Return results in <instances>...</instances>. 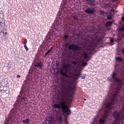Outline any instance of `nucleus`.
<instances>
[{"instance_id":"nucleus-29","label":"nucleus","mask_w":124,"mask_h":124,"mask_svg":"<svg viewBox=\"0 0 124 124\" xmlns=\"http://www.w3.org/2000/svg\"><path fill=\"white\" fill-rule=\"evenodd\" d=\"M78 63V61H73L72 62V63L73 64H76Z\"/></svg>"},{"instance_id":"nucleus-14","label":"nucleus","mask_w":124,"mask_h":124,"mask_svg":"<svg viewBox=\"0 0 124 124\" xmlns=\"http://www.w3.org/2000/svg\"><path fill=\"white\" fill-rule=\"evenodd\" d=\"M21 101H29V99L25 95H22L20 97Z\"/></svg>"},{"instance_id":"nucleus-18","label":"nucleus","mask_w":124,"mask_h":124,"mask_svg":"<svg viewBox=\"0 0 124 124\" xmlns=\"http://www.w3.org/2000/svg\"><path fill=\"white\" fill-rule=\"evenodd\" d=\"M1 37V39H3V38H6V37L4 36V31H2V32H0V37Z\"/></svg>"},{"instance_id":"nucleus-30","label":"nucleus","mask_w":124,"mask_h":124,"mask_svg":"<svg viewBox=\"0 0 124 124\" xmlns=\"http://www.w3.org/2000/svg\"><path fill=\"white\" fill-rule=\"evenodd\" d=\"M24 41L25 42H23V44H24V45H26V44H27V42H28V41L27 40V39H25Z\"/></svg>"},{"instance_id":"nucleus-12","label":"nucleus","mask_w":124,"mask_h":124,"mask_svg":"<svg viewBox=\"0 0 124 124\" xmlns=\"http://www.w3.org/2000/svg\"><path fill=\"white\" fill-rule=\"evenodd\" d=\"M86 1H89V5H92L93 6H95L97 4L95 2V0H86Z\"/></svg>"},{"instance_id":"nucleus-37","label":"nucleus","mask_w":124,"mask_h":124,"mask_svg":"<svg viewBox=\"0 0 124 124\" xmlns=\"http://www.w3.org/2000/svg\"><path fill=\"white\" fill-rule=\"evenodd\" d=\"M16 78H21V76H20L19 75H17L16 76Z\"/></svg>"},{"instance_id":"nucleus-24","label":"nucleus","mask_w":124,"mask_h":124,"mask_svg":"<svg viewBox=\"0 0 124 124\" xmlns=\"http://www.w3.org/2000/svg\"><path fill=\"white\" fill-rule=\"evenodd\" d=\"M99 122L102 123V124H104V123H105V119L103 118L100 119Z\"/></svg>"},{"instance_id":"nucleus-40","label":"nucleus","mask_w":124,"mask_h":124,"mask_svg":"<svg viewBox=\"0 0 124 124\" xmlns=\"http://www.w3.org/2000/svg\"><path fill=\"white\" fill-rule=\"evenodd\" d=\"M52 50H53V47H51L50 48V49L48 50H49V51H50V52H51V51H52Z\"/></svg>"},{"instance_id":"nucleus-7","label":"nucleus","mask_w":124,"mask_h":124,"mask_svg":"<svg viewBox=\"0 0 124 124\" xmlns=\"http://www.w3.org/2000/svg\"><path fill=\"white\" fill-rule=\"evenodd\" d=\"M65 48L68 47L69 50H73V51H80L81 50V47L79 46L78 45L72 44L67 43L65 45Z\"/></svg>"},{"instance_id":"nucleus-15","label":"nucleus","mask_w":124,"mask_h":124,"mask_svg":"<svg viewBox=\"0 0 124 124\" xmlns=\"http://www.w3.org/2000/svg\"><path fill=\"white\" fill-rule=\"evenodd\" d=\"M115 60L120 62H124V59L121 56L116 57Z\"/></svg>"},{"instance_id":"nucleus-4","label":"nucleus","mask_w":124,"mask_h":124,"mask_svg":"<svg viewBox=\"0 0 124 124\" xmlns=\"http://www.w3.org/2000/svg\"><path fill=\"white\" fill-rule=\"evenodd\" d=\"M100 41H102V38L99 37L96 40H94L93 38L89 36L85 39L84 43V47L86 48V50L81 53V57L87 61H90L91 57L94 53V49L96 47V45L100 43Z\"/></svg>"},{"instance_id":"nucleus-21","label":"nucleus","mask_w":124,"mask_h":124,"mask_svg":"<svg viewBox=\"0 0 124 124\" xmlns=\"http://www.w3.org/2000/svg\"><path fill=\"white\" fill-rule=\"evenodd\" d=\"M58 121H59V122H61V123L62 122V115H60L58 117Z\"/></svg>"},{"instance_id":"nucleus-35","label":"nucleus","mask_w":124,"mask_h":124,"mask_svg":"<svg viewBox=\"0 0 124 124\" xmlns=\"http://www.w3.org/2000/svg\"><path fill=\"white\" fill-rule=\"evenodd\" d=\"M110 43H113V42H114V39H111L110 40Z\"/></svg>"},{"instance_id":"nucleus-28","label":"nucleus","mask_w":124,"mask_h":124,"mask_svg":"<svg viewBox=\"0 0 124 124\" xmlns=\"http://www.w3.org/2000/svg\"><path fill=\"white\" fill-rule=\"evenodd\" d=\"M82 64L83 66H86L88 64V63H87L86 62H83L82 63Z\"/></svg>"},{"instance_id":"nucleus-23","label":"nucleus","mask_w":124,"mask_h":124,"mask_svg":"<svg viewBox=\"0 0 124 124\" xmlns=\"http://www.w3.org/2000/svg\"><path fill=\"white\" fill-rule=\"evenodd\" d=\"M107 19H108V20H111V19H112V15H108L107 16Z\"/></svg>"},{"instance_id":"nucleus-27","label":"nucleus","mask_w":124,"mask_h":124,"mask_svg":"<svg viewBox=\"0 0 124 124\" xmlns=\"http://www.w3.org/2000/svg\"><path fill=\"white\" fill-rule=\"evenodd\" d=\"M24 46L25 50L27 51V52H28V51H29V48L27 46V45H24Z\"/></svg>"},{"instance_id":"nucleus-22","label":"nucleus","mask_w":124,"mask_h":124,"mask_svg":"<svg viewBox=\"0 0 124 124\" xmlns=\"http://www.w3.org/2000/svg\"><path fill=\"white\" fill-rule=\"evenodd\" d=\"M72 18L75 20H79V19L78 18V16H72Z\"/></svg>"},{"instance_id":"nucleus-44","label":"nucleus","mask_w":124,"mask_h":124,"mask_svg":"<svg viewBox=\"0 0 124 124\" xmlns=\"http://www.w3.org/2000/svg\"><path fill=\"white\" fill-rule=\"evenodd\" d=\"M108 5H109V6H111V4H108Z\"/></svg>"},{"instance_id":"nucleus-13","label":"nucleus","mask_w":124,"mask_h":124,"mask_svg":"<svg viewBox=\"0 0 124 124\" xmlns=\"http://www.w3.org/2000/svg\"><path fill=\"white\" fill-rule=\"evenodd\" d=\"M63 111L65 113V114H66L67 116H70V115H71V110H70V109L69 108H67Z\"/></svg>"},{"instance_id":"nucleus-45","label":"nucleus","mask_w":124,"mask_h":124,"mask_svg":"<svg viewBox=\"0 0 124 124\" xmlns=\"http://www.w3.org/2000/svg\"><path fill=\"white\" fill-rule=\"evenodd\" d=\"M31 81H32V79H30V82H31Z\"/></svg>"},{"instance_id":"nucleus-46","label":"nucleus","mask_w":124,"mask_h":124,"mask_svg":"<svg viewBox=\"0 0 124 124\" xmlns=\"http://www.w3.org/2000/svg\"><path fill=\"white\" fill-rule=\"evenodd\" d=\"M116 12H118V11H116Z\"/></svg>"},{"instance_id":"nucleus-31","label":"nucleus","mask_w":124,"mask_h":124,"mask_svg":"<svg viewBox=\"0 0 124 124\" xmlns=\"http://www.w3.org/2000/svg\"><path fill=\"white\" fill-rule=\"evenodd\" d=\"M64 37L65 39H67V38H68L69 37V36H68V35H65L64 36Z\"/></svg>"},{"instance_id":"nucleus-25","label":"nucleus","mask_w":124,"mask_h":124,"mask_svg":"<svg viewBox=\"0 0 124 124\" xmlns=\"http://www.w3.org/2000/svg\"><path fill=\"white\" fill-rule=\"evenodd\" d=\"M50 52H51L50 50H48V51L46 52V54L45 55L44 58H46V56H47V55H48V54H49Z\"/></svg>"},{"instance_id":"nucleus-32","label":"nucleus","mask_w":124,"mask_h":124,"mask_svg":"<svg viewBox=\"0 0 124 124\" xmlns=\"http://www.w3.org/2000/svg\"><path fill=\"white\" fill-rule=\"evenodd\" d=\"M86 75H85V76H80V77H81V78L84 79H86Z\"/></svg>"},{"instance_id":"nucleus-11","label":"nucleus","mask_w":124,"mask_h":124,"mask_svg":"<svg viewBox=\"0 0 124 124\" xmlns=\"http://www.w3.org/2000/svg\"><path fill=\"white\" fill-rule=\"evenodd\" d=\"M1 86L0 87V92H2V91H3V89H2V87L6 88V87H7V86L8 85V83L6 82L5 83V81H2V82H1Z\"/></svg>"},{"instance_id":"nucleus-41","label":"nucleus","mask_w":124,"mask_h":124,"mask_svg":"<svg viewBox=\"0 0 124 124\" xmlns=\"http://www.w3.org/2000/svg\"><path fill=\"white\" fill-rule=\"evenodd\" d=\"M65 124H67V119L66 118Z\"/></svg>"},{"instance_id":"nucleus-36","label":"nucleus","mask_w":124,"mask_h":124,"mask_svg":"<svg viewBox=\"0 0 124 124\" xmlns=\"http://www.w3.org/2000/svg\"><path fill=\"white\" fill-rule=\"evenodd\" d=\"M121 20H122V21H123V22H124V16L122 17Z\"/></svg>"},{"instance_id":"nucleus-9","label":"nucleus","mask_w":124,"mask_h":124,"mask_svg":"<svg viewBox=\"0 0 124 124\" xmlns=\"http://www.w3.org/2000/svg\"><path fill=\"white\" fill-rule=\"evenodd\" d=\"M85 12H86V13H88V14H91L93 15V14H94V12H95V9L94 8H93L92 9L91 8H88L85 11Z\"/></svg>"},{"instance_id":"nucleus-2","label":"nucleus","mask_w":124,"mask_h":124,"mask_svg":"<svg viewBox=\"0 0 124 124\" xmlns=\"http://www.w3.org/2000/svg\"><path fill=\"white\" fill-rule=\"evenodd\" d=\"M61 90L62 93V100L59 104H54V108L62 109L63 110L69 109V106L66 105V101L69 100L67 92L71 87V82L68 80L62 79H61Z\"/></svg>"},{"instance_id":"nucleus-17","label":"nucleus","mask_w":124,"mask_h":124,"mask_svg":"<svg viewBox=\"0 0 124 124\" xmlns=\"http://www.w3.org/2000/svg\"><path fill=\"white\" fill-rule=\"evenodd\" d=\"M113 24V21H108L106 22V27H110Z\"/></svg>"},{"instance_id":"nucleus-42","label":"nucleus","mask_w":124,"mask_h":124,"mask_svg":"<svg viewBox=\"0 0 124 124\" xmlns=\"http://www.w3.org/2000/svg\"><path fill=\"white\" fill-rule=\"evenodd\" d=\"M111 11H112V12H115V11L114 10V9H111Z\"/></svg>"},{"instance_id":"nucleus-1","label":"nucleus","mask_w":124,"mask_h":124,"mask_svg":"<svg viewBox=\"0 0 124 124\" xmlns=\"http://www.w3.org/2000/svg\"><path fill=\"white\" fill-rule=\"evenodd\" d=\"M119 106L121 107L122 110L118 111L116 110L112 113V116L115 118L116 123H120L124 119V94L123 96H110V100L105 107V111L103 114L104 118H107L109 115V110L113 107Z\"/></svg>"},{"instance_id":"nucleus-26","label":"nucleus","mask_w":124,"mask_h":124,"mask_svg":"<svg viewBox=\"0 0 124 124\" xmlns=\"http://www.w3.org/2000/svg\"><path fill=\"white\" fill-rule=\"evenodd\" d=\"M4 32V34L5 35H7V29L6 28H5V30L3 31Z\"/></svg>"},{"instance_id":"nucleus-33","label":"nucleus","mask_w":124,"mask_h":124,"mask_svg":"<svg viewBox=\"0 0 124 124\" xmlns=\"http://www.w3.org/2000/svg\"><path fill=\"white\" fill-rule=\"evenodd\" d=\"M76 76H78V77H81V74L80 73H78L76 74Z\"/></svg>"},{"instance_id":"nucleus-34","label":"nucleus","mask_w":124,"mask_h":124,"mask_svg":"<svg viewBox=\"0 0 124 124\" xmlns=\"http://www.w3.org/2000/svg\"><path fill=\"white\" fill-rule=\"evenodd\" d=\"M100 13H101V14H102L103 15H104V14H105V13L104 11H100Z\"/></svg>"},{"instance_id":"nucleus-20","label":"nucleus","mask_w":124,"mask_h":124,"mask_svg":"<svg viewBox=\"0 0 124 124\" xmlns=\"http://www.w3.org/2000/svg\"><path fill=\"white\" fill-rule=\"evenodd\" d=\"M63 7H64V8H66L67 9V2H64L63 3Z\"/></svg>"},{"instance_id":"nucleus-10","label":"nucleus","mask_w":124,"mask_h":124,"mask_svg":"<svg viewBox=\"0 0 124 124\" xmlns=\"http://www.w3.org/2000/svg\"><path fill=\"white\" fill-rule=\"evenodd\" d=\"M42 65H43V63H42L41 60H38L34 64L35 67H40L41 69H42Z\"/></svg>"},{"instance_id":"nucleus-43","label":"nucleus","mask_w":124,"mask_h":124,"mask_svg":"<svg viewBox=\"0 0 124 124\" xmlns=\"http://www.w3.org/2000/svg\"><path fill=\"white\" fill-rule=\"evenodd\" d=\"M122 53H123V54H124V49H122Z\"/></svg>"},{"instance_id":"nucleus-19","label":"nucleus","mask_w":124,"mask_h":124,"mask_svg":"<svg viewBox=\"0 0 124 124\" xmlns=\"http://www.w3.org/2000/svg\"><path fill=\"white\" fill-rule=\"evenodd\" d=\"M22 122L24 123V124H28L30 123V119L27 118L26 120H22Z\"/></svg>"},{"instance_id":"nucleus-8","label":"nucleus","mask_w":124,"mask_h":124,"mask_svg":"<svg viewBox=\"0 0 124 124\" xmlns=\"http://www.w3.org/2000/svg\"><path fill=\"white\" fill-rule=\"evenodd\" d=\"M53 123V117L50 116L46 117V120L43 122L42 124H51Z\"/></svg>"},{"instance_id":"nucleus-39","label":"nucleus","mask_w":124,"mask_h":124,"mask_svg":"<svg viewBox=\"0 0 124 124\" xmlns=\"http://www.w3.org/2000/svg\"><path fill=\"white\" fill-rule=\"evenodd\" d=\"M2 31V28L0 27V32Z\"/></svg>"},{"instance_id":"nucleus-16","label":"nucleus","mask_w":124,"mask_h":124,"mask_svg":"<svg viewBox=\"0 0 124 124\" xmlns=\"http://www.w3.org/2000/svg\"><path fill=\"white\" fill-rule=\"evenodd\" d=\"M2 17H3V13H2V12H0V26H2V22L1 19Z\"/></svg>"},{"instance_id":"nucleus-5","label":"nucleus","mask_w":124,"mask_h":124,"mask_svg":"<svg viewBox=\"0 0 124 124\" xmlns=\"http://www.w3.org/2000/svg\"><path fill=\"white\" fill-rule=\"evenodd\" d=\"M20 110H21L20 102H16L15 104V108L11 111V116L15 118H18L20 116Z\"/></svg>"},{"instance_id":"nucleus-3","label":"nucleus","mask_w":124,"mask_h":124,"mask_svg":"<svg viewBox=\"0 0 124 124\" xmlns=\"http://www.w3.org/2000/svg\"><path fill=\"white\" fill-rule=\"evenodd\" d=\"M110 76L111 78H108V80L109 82L113 81L115 85H112L110 86L109 94H110V96H118L124 94V90H123L124 80L119 79L118 78V74L115 72H113Z\"/></svg>"},{"instance_id":"nucleus-6","label":"nucleus","mask_w":124,"mask_h":124,"mask_svg":"<svg viewBox=\"0 0 124 124\" xmlns=\"http://www.w3.org/2000/svg\"><path fill=\"white\" fill-rule=\"evenodd\" d=\"M69 68H70L69 65L67 64H64L61 69V74H62V75L63 76H65V77L68 78V75L66 74V73L68 72V70H69Z\"/></svg>"},{"instance_id":"nucleus-38","label":"nucleus","mask_w":124,"mask_h":124,"mask_svg":"<svg viewBox=\"0 0 124 124\" xmlns=\"http://www.w3.org/2000/svg\"><path fill=\"white\" fill-rule=\"evenodd\" d=\"M119 124V123H117V122L115 121V122L111 123V124Z\"/></svg>"}]
</instances>
